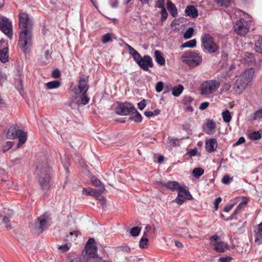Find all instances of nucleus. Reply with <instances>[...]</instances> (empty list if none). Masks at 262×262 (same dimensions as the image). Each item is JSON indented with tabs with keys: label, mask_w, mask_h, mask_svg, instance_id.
I'll use <instances>...</instances> for the list:
<instances>
[{
	"label": "nucleus",
	"mask_w": 262,
	"mask_h": 262,
	"mask_svg": "<svg viewBox=\"0 0 262 262\" xmlns=\"http://www.w3.org/2000/svg\"><path fill=\"white\" fill-rule=\"evenodd\" d=\"M39 184L43 191H47L51 186V170L47 161L44 160L36 166Z\"/></svg>",
	"instance_id": "obj_1"
},
{
	"label": "nucleus",
	"mask_w": 262,
	"mask_h": 262,
	"mask_svg": "<svg viewBox=\"0 0 262 262\" xmlns=\"http://www.w3.org/2000/svg\"><path fill=\"white\" fill-rule=\"evenodd\" d=\"M254 73V69L250 68L245 71L237 77L233 85V89L236 93L240 94L246 89L253 79Z\"/></svg>",
	"instance_id": "obj_2"
},
{
	"label": "nucleus",
	"mask_w": 262,
	"mask_h": 262,
	"mask_svg": "<svg viewBox=\"0 0 262 262\" xmlns=\"http://www.w3.org/2000/svg\"><path fill=\"white\" fill-rule=\"evenodd\" d=\"M33 44V30H20L18 46L24 52H29Z\"/></svg>",
	"instance_id": "obj_3"
},
{
	"label": "nucleus",
	"mask_w": 262,
	"mask_h": 262,
	"mask_svg": "<svg viewBox=\"0 0 262 262\" xmlns=\"http://www.w3.org/2000/svg\"><path fill=\"white\" fill-rule=\"evenodd\" d=\"M181 60L190 67L194 68L202 63V58L196 52L187 51L182 54Z\"/></svg>",
	"instance_id": "obj_4"
},
{
	"label": "nucleus",
	"mask_w": 262,
	"mask_h": 262,
	"mask_svg": "<svg viewBox=\"0 0 262 262\" xmlns=\"http://www.w3.org/2000/svg\"><path fill=\"white\" fill-rule=\"evenodd\" d=\"M202 46L204 50L209 53H216L219 50V45L214 38L209 34H204L202 37Z\"/></svg>",
	"instance_id": "obj_5"
},
{
	"label": "nucleus",
	"mask_w": 262,
	"mask_h": 262,
	"mask_svg": "<svg viewBox=\"0 0 262 262\" xmlns=\"http://www.w3.org/2000/svg\"><path fill=\"white\" fill-rule=\"evenodd\" d=\"M220 86V83L215 80H207L201 85V94L210 95L214 93Z\"/></svg>",
	"instance_id": "obj_6"
},
{
	"label": "nucleus",
	"mask_w": 262,
	"mask_h": 262,
	"mask_svg": "<svg viewBox=\"0 0 262 262\" xmlns=\"http://www.w3.org/2000/svg\"><path fill=\"white\" fill-rule=\"evenodd\" d=\"M18 16V26L20 30H33V23L27 13L20 12Z\"/></svg>",
	"instance_id": "obj_7"
},
{
	"label": "nucleus",
	"mask_w": 262,
	"mask_h": 262,
	"mask_svg": "<svg viewBox=\"0 0 262 262\" xmlns=\"http://www.w3.org/2000/svg\"><path fill=\"white\" fill-rule=\"evenodd\" d=\"M177 190L178 191V196L173 202H175L178 205H181L183 204L186 200L192 199V196L187 186L184 185L180 186Z\"/></svg>",
	"instance_id": "obj_8"
},
{
	"label": "nucleus",
	"mask_w": 262,
	"mask_h": 262,
	"mask_svg": "<svg viewBox=\"0 0 262 262\" xmlns=\"http://www.w3.org/2000/svg\"><path fill=\"white\" fill-rule=\"evenodd\" d=\"M250 23L251 20L250 19L248 20L244 18L239 19L234 25L235 31L239 35H245L249 32Z\"/></svg>",
	"instance_id": "obj_9"
},
{
	"label": "nucleus",
	"mask_w": 262,
	"mask_h": 262,
	"mask_svg": "<svg viewBox=\"0 0 262 262\" xmlns=\"http://www.w3.org/2000/svg\"><path fill=\"white\" fill-rule=\"evenodd\" d=\"M48 217L42 215L37 218L34 224L33 230L34 232L40 234L48 227Z\"/></svg>",
	"instance_id": "obj_10"
},
{
	"label": "nucleus",
	"mask_w": 262,
	"mask_h": 262,
	"mask_svg": "<svg viewBox=\"0 0 262 262\" xmlns=\"http://www.w3.org/2000/svg\"><path fill=\"white\" fill-rule=\"evenodd\" d=\"M136 111V108L130 103H119L115 109V113L119 115H129L130 112Z\"/></svg>",
	"instance_id": "obj_11"
},
{
	"label": "nucleus",
	"mask_w": 262,
	"mask_h": 262,
	"mask_svg": "<svg viewBox=\"0 0 262 262\" xmlns=\"http://www.w3.org/2000/svg\"><path fill=\"white\" fill-rule=\"evenodd\" d=\"M0 30L9 38L10 39L12 38L13 31L12 23L6 17H0Z\"/></svg>",
	"instance_id": "obj_12"
},
{
	"label": "nucleus",
	"mask_w": 262,
	"mask_h": 262,
	"mask_svg": "<svg viewBox=\"0 0 262 262\" xmlns=\"http://www.w3.org/2000/svg\"><path fill=\"white\" fill-rule=\"evenodd\" d=\"M6 136L8 139L18 140L19 142L16 146L17 148L24 144L27 139V132H7Z\"/></svg>",
	"instance_id": "obj_13"
},
{
	"label": "nucleus",
	"mask_w": 262,
	"mask_h": 262,
	"mask_svg": "<svg viewBox=\"0 0 262 262\" xmlns=\"http://www.w3.org/2000/svg\"><path fill=\"white\" fill-rule=\"evenodd\" d=\"M72 101L77 104L81 102L82 104L85 105L89 101V98L86 94L78 93L76 89H73L71 94Z\"/></svg>",
	"instance_id": "obj_14"
},
{
	"label": "nucleus",
	"mask_w": 262,
	"mask_h": 262,
	"mask_svg": "<svg viewBox=\"0 0 262 262\" xmlns=\"http://www.w3.org/2000/svg\"><path fill=\"white\" fill-rule=\"evenodd\" d=\"M86 254L90 257L95 258L97 257V248L95 245V240L90 238L85 245Z\"/></svg>",
	"instance_id": "obj_15"
},
{
	"label": "nucleus",
	"mask_w": 262,
	"mask_h": 262,
	"mask_svg": "<svg viewBox=\"0 0 262 262\" xmlns=\"http://www.w3.org/2000/svg\"><path fill=\"white\" fill-rule=\"evenodd\" d=\"M88 82V77L81 76L78 80V88L75 87L74 89H76L78 93L86 94L89 88Z\"/></svg>",
	"instance_id": "obj_16"
},
{
	"label": "nucleus",
	"mask_w": 262,
	"mask_h": 262,
	"mask_svg": "<svg viewBox=\"0 0 262 262\" xmlns=\"http://www.w3.org/2000/svg\"><path fill=\"white\" fill-rule=\"evenodd\" d=\"M137 64L145 71H148V68H152L154 66L152 58L148 55H144Z\"/></svg>",
	"instance_id": "obj_17"
},
{
	"label": "nucleus",
	"mask_w": 262,
	"mask_h": 262,
	"mask_svg": "<svg viewBox=\"0 0 262 262\" xmlns=\"http://www.w3.org/2000/svg\"><path fill=\"white\" fill-rule=\"evenodd\" d=\"M8 44L4 40L0 42V60L3 63L8 61Z\"/></svg>",
	"instance_id": "obj_18"
},
{
	"label": "nucleus",
	"mask_w": 262,
	"mask_h": 262,
	"mask_svg": "<svg viewBox=\"0 0 262 262\" xmlns=\"http://www.w3.org/2000/svg\"><path fill=\"white\" fill-rule=\"evenodd\" d=\"M217 142L215 139H210L206 142V149L209 152L215 151L217 148Z\"/></svg>",
	"instance_id": "obj_19"
},
{
	"label": "nucleus",
	"mask_w": 262,
	"mask_h": 262,
	"mask_svg": "<svg viewBox=\"0 0 262 262\" xmlns=\"http://www.w3.org/2000/svg\"><path fill=\"white\" fill-rule=\"evenodd\" d=\"M160 184L163 187L167 189H170L171 191L177 190L180 186L178 182L176 181H168L166 183L160 182Z\"/></svg>",
	"instance_id": "obj_20"
},
{
	"label": "nucleus",
	"mask_w": 262,
	"mask_h": 262,
	"mask_svg": "<svg viewBox=\"0 0 262 262\" xmlns=\"http://www.w3.org/2000/svg\"><path fill=\"white\" fill-rule=\"evenodd\" d=\"M229 248V245L223 241L217 242L214 245V249L218 252H224Z\"/></svg>",
	"instance_id": "obj_21"
},
{
	"label": "nucleus",
	"mask_w": 262,
	"mask_h": 262,
	"mask_svg": "<svg viewBox=\"0 0 262 262\" xmlns=\"http://www.w3.org/2000/svg\"><path fill=\"white\" fill-rule=\"evenodd\" d=\"M127 48L129 51V54L132 55L134 60L138 63L141 60V56L130 45H127Z\"/></svg>",
	"instance_id": "obj_22"
},
{
	"label": "nucleus",
	"mask_w": 262,
	"mask_h": 262,
	"mask_svg": "<svg viewBox=\"0 0 262 262\" xmlns=\"http://www.w3.org/2000/svg\"><path fill=\"white\" fill-rule=\"evenodd\" d=\"M185 12L187 16L192 17H196L198 15V11L193 6H189L186 7Z\"/></svg>",
	"instance_id": "obj_23"
},
{
	"label": "nucleus",
	"mask_w": 262,
	"mask_h": 262,
	"mask_svg": "<svg viewBox=\"0 0 262 262\" xmlns=\"http://www.w3.org/2000/svg\"><path fill=\"white\" fill-rule=\"evenodd\" d=\"M154 55L156 62L160 66H163L165 63V58L162 56L161 52L159 50H155Z\"/></svg>",
	"instance_id": "obj_24"
},
{
	"label": "nucleus",
	"mask_w": 262,
	"mask_h": 262,
	"mask_svg": "<svg viewBox=\"0 0 262 262\" xmlns=\"http://www.w3.org/2000/svg\"><path fill=\"white\" fill-rule=\"evenodd\" d=\"M167 7L168 11L173 17H175L177 15V9L171 1H167Z\"/></svg>",
	"instance_id": "obj_25"
},
{
	"label": "nucleus",
	"mask_w": 262,
	"mask_h": 262,
	"mask_svg": "<svg viewBox=\"0 0 262 262\" xmlns=\"http://www.w3.org/2000/svg\"><path fill=\"white\" fill-rule=\"evenodd\" d=\"M129 115L130 116L129 118L135 122H139L142 121V117L136 109V111L130 112V114Z\"/></svg>",
	"instance_id": "obj_26"
},
{
	"label": "nucleus",
	"mask_w": 262,
	"mask_h": 262,
	"mask_svg": "<svg viewBox=\"0 0 262 262\" xmlns=\"http://www.w3.org/2000/svg\"><path fill=\"white\" fill-rule=\"evenodd\" d=\"M182 139L180 140L178 139H174L168 137L166 141V145L169 147H172L179 145L180 141H181Z\"/></svg>",
	"instance_id": "obj_27"
},
{
	"label": "nucleus",
	"mask_w": 262,
	"mask_h": 262,
	"mask_svg": "<svg viewBox=\"0 0 262 262\" xmlns=\"http://www.w3.org/2000/svg\"><path fill=\"white\" fill-rule=\"evenodd\" d=\"M262 241V222L257 225L255 233V242Z\"/></svg>",
	"instance_id": "obj_28"
},
{
	"label": "nucleus",
	"mask_w": 262,
	"mask_h": 262,
	"mask_svg": "<svg viewBox=\"0 0 262 262\" xmlns=\"http://www.w3.org/2000/svg\"><path fill=\"white\" fill-rule=\"evenodd\" d=\"M260 119H262V108L254 112L249 117V120L251 121Z\"/></svg>",
	"instance_id": "obj_29"
},
{
	"label": "nucleus",
	"mask_w": 262,
	"mask_h": 262,
	"mask_svg": "<svg viewBox=\"0 0 262 262\" xmlns=\"http://www.w3.org/2000/svg\"><path fill=\"white\" fill-rule=\"evenodd\" d=\"M45 85L48 89L51 90L59 87L60 83L57 80H54L46 83Z\"/></svg>",
	"instance_id": "obj_30"
},
{
	"label": "nucleus",
	"mask_w": 262,
	"mask_h": 262,
	"mask_svg": "<svg viewBox=\"0 0 262 262\" xmlns=\"http://www.w3.org/2000/svg\"><path fill=\"white\" fill-rule=\"evenodd\" d=\"M183 90V86L182 85H179L178 86H175L172 89V94L175 97H178L182 93Z\"/></svg>",
	"instance_id": "obj_31"
},
{
	"label": "nucleus",
	"mask_w": 262,
	"mask_h": 262,
	"mask_svg": "<svg viewBox=\"0 0 262 262\" xmlns=\"http://www.w3.org/2000/svg\"><path fill=\"white\" fill-rule=\"evenodd\" d=\"M222 117L224 122L228 123L231 120V115L228 110H226L222 112Z\"/></svg>",
	"instance_id": "obj_32"
},
{
	"label": "nucleus",
	"mask_w": 262,
	"mask_h": 262,
	"mask_svg": "<svg viewBox=\"0 0 262 262\" xmlns=\"http://www.w3.org/2000/svg\"><path fill=\"white\" fill-rule=\"evenodd\" d=\"M204 172V170L202 168H195L193 169L192 171L193 176L196 178H200Z\"/></svg>",
	"instance_id": "obj_33"
},
{
	"label": "nucleus",
	"mask_w": 262,
	"mask_h": 262,
	"mask_svg": "<svg viewBox=\"0 0 262 262\" xmlns=\"http://www.w3.org/2000/svg\"><path fill=\"white\" fill-rule=\"evenodd\" d=\"M262 136L260 132H251L248 134V137L251 140H257L261 138Z\"/></svg>",
	"instance_id": "obj_34"
},
{
	"label": "nucleus",
	"mask_w": 262,
	"mask_h": 262,
	"mask_svg": "<svg viewBox=\"0 0 262 262\" xmlns=\"http://www.w3.org/2000/svg\"><path fill=\"white\" fill-rule=\"evenodd\" d=\"M206 126L207 129L213 130L216 128V123L211 119H208L206 122Z\"/></svg>",
	"instance_id": "obj_35"
},
{
	"label": "nucleus",
	"mask_w": 262,
	"mask_h": 262,
	"mask_svg": "<svg viewBox=\"0 0 262 262\" xmlns=\"http://www.w3.org/2000/svg\"><path fill=\"white\" fill-rule=\"evenodd\" d=\"M196 46L195 39H192L182 44V48H193Z\"/></svg>",
	"instance_id": "obj_36"
},
{
	"label": "nucleus",
	"mask_w": 262,
	"mask_h": 262,
	"mask_svg": "<svg viewBox=\"0 0 262 262\" xmlns=\"http://www.w3.org/2000/svg\"><path fill=\"white\" fill-rule=\"evenodd\" d=\"M105 190V189L104 186H102V188H99L98 190H93L92 196H94L97 199L102 193L104 192Z\"/></svg>",
	"instance_id": "obj_37"
},
{
	"label": "nucleus",
	"mask_w": 262,
	"mask_h": 262,
	"mask_svg": "<svg viewBox=\"0 0 262 262\" xmlns=\"http://www.w3.org/2000/svg\"><path fill=\"white\" fill-rule=\"evenodd\" d=\"M215 2L220 6L228 7L230 4L231 0H215Z\"/></svg>",
	"instance_id": "obj_38"
},
{
	"label": "nucleus",
	"mask_w": 262,
	"mask_h": 262,
	"mask_svg": "<svg viewBox=\"0 0 262 262\" xmlns=\"http://www.w3.org/2000/svg\"><path fill=\"white\" fill-rule=\"evenodd\" d=\"M91 182L93 185L96 187H99V188H102V186H104L101 181L94 177L92 178Z\"/></svg>",
	"instance_id": "obj_39"
},
{
	"label": "nucleus",
	"mask_w": 262,
	"mask_h": 262,
	"mask_svg": "<svg viewBox=\"0 0 262 262\" xmlns=\"http://www.w3.org/2000/svg\"><path fill=\"white\" fill-rule=\"evenodd\" d=\"M242 207H243V204L239 203L238 205V206L236 207L235 211H234V212L232 213V214L230 217H229L228 219H227L226 220L227 221L231 220L232 219H234V216L236 215L240 211V210H241Z\"/></svg>",
	"instance_id": "obj_40"
},
{
	"label": "nucleus",
	"mask_w": 262,
	"mask_h": 262,
	"mask_svg": "<svg viewBox=\"0 0 262 262\" xmlns=\"http://www.w3.org/2000/svg\"><path fill=\"white\" fill-rule=\"evenodd\" d=\"M242 207H243V204L239 203L238 205V206L236 207L235 211H234V212L232 213V214L230 217H229L228 219H227L226 220L227 221L231 220L232 219H234V216L236 215L240 211V210H241Z\"/></svg>",
	"instance_id": "obj_41"
},
{
	"label": "nucleus",
	"mask_w": 262,
	"mask_h": 262,
	"mask_svg": "<svg viewBox=\"0 0 262 262\" xmlns=\"http://www.w3.org/2000/svg\"><path fill=\"white\" fill-rule=\"evenodd\" d=\"M141 231L140 228L138 227H135L132 228L130 230V234L133 236H137L139 235Z\"/></svg>",
	"instance_id": "obj_42"
},
{
	"label": "nucleus",
	"mask_w": 262,
	"mask_h": 262,
	"mask_svg": "<svg viewBox=\"0 0 262 262\" xmlns=\"http://www.w3.org/2000/svg\"><path fill=\"white\" fill-rule=\"evenodd\" d=\"M145 234H144V236H143L140 241L139 242V246L141 248H145L147 245L148 239L147 237L144 236Z\"/></svg>",
	"instance_id": "obj_43"
},
{
	"label": "nucleus",
	"mask_w": 262,
	"mask_h": 262,
	"mask_svg": "<svg viewBox=\"0 0 262 262\" xmlns=\"http://www.w3.org/2000/svg\"><path fill=\"white\" fill-rule=\"evenodd\" d=\"M194 30L192 28H189L185 32L184 34V37L185 39H188L192 37Z\"/></svg>",
	"instance_id": "obj_44"
},
{
	"label": "nucleus",
	"mask_w": 262,
	"mask_h": 262,
	"mask_svg": "<svg viewBox=\"0 0 262 262\" xmlns=\"http://www.w3.org/2000/svg\"><path fill=\"white\" fill-rule=\"evenodd\" d=\"M255 50L257 52L262 53V39H259L256 41Z\"/></svg>",
	"instance_id": "obj_45"
},
{
	"label": "nucleus",
	"mask_w": 262,
	"mask_h": 262,
	"mask_svg": "<svg viewBox=\"0 0 262 262\" xmlns=\"http://www.w3.org/2000/svg\"><path fill=\"white\" fill-rule=\"evenodd\" d=\"M13 142L11 141L7 142L5 144L3 145L2 150L3 152H6L8 149H10L13 145Z\"/></svg>",
	"instance_id": "obj_46"
},
{
	"label": "nucleus",
	"mask_w": 262,
	"mask_h": 262,
	"mask_svg": "<svg viewBox=\"0 0 262 262\" xmlns=\"http://www.w3.org/2000/svg\"><path fill=\"white\" fill-rule=\"evenodd\" d=\"M102 40L103 43H106L110 41H111L112 37L110 33H106L102 36Z\"/></svg>",
	"instance_id": "obj_47"
},
{
	"label": "nucleus",
	"mask_w": 262,
	"mask_h": 262,
	"mask_svg": "<svg viewBox=\"0 0 262 262\" xmlns=\"http://www.w3.org/2000/svg\"><path fill=\"white\" fill-rule=\"evenodd\" d=\"M24 128L21 126H18L16 124L11 125L8 129V131H23Z\"/></svg>",
	"instance_id": "obj_48"
},
{
	"label": "nucleus",
	"mask_w": 262,
	"mask_h": 262,
	"mask_svg": "<svg viewBox=\"0 0 262 262\" xmlns=\"http://www.w3.org/2000/svg\"><path fill=\"white\" fill-rule=\"evenodd\" d=\"M164 83L162 81L158 82L156 84V91L158 93L161 92L163 89Z\"/></svg>",
	"instance_id": "obj_49"
},
{
	"label": "nucleus",
	"mask_w": 262,
	"mask_h": 262,
	"mask_svg": "<svg viewBox=\"0 0 262 262\" xmlns=\"http://www.w3.org/2000/svg\"><path fill=\"white\" fill-rule=\"evenodd\" d=\"M232 180V178H230L228 175L224 176L222 179V182L224 184H228Z\"/></svg>",
	"instance_id": "obj_50"
},
{
	"label": "nucleus",
	"mask_w": 262,
	"mask_h": 262,
	"mask_svg": "<svg viewBox=\"0 0 262 262\" xmlns=\"http://www.w3.org/2000/svg\"><path fill=\"white\" fill-rule=\"evenodd\" d=\"M160 13L161 15V21H164L167 18L168 16V13L165 8H163V9L161 10Z\"/></svg>",
	"instance_id": "obj_51"
},
{
	"label": "nucleus",
	"mask_w": 262,
	"mask_h": 262,
	"mask_svg": "<svg viewBox=\"0 0 262 262\" xmlns=\"http://www.w3.org/2000/svg\"><path fill=\"white\" fill-rule=\"evenodd\" d=\"M164 2L165 0H158L156 3L155 6L156 7L161 8L162 10L163 8H165L164 6Z\"/></svg>",
	"instance_id": "obj_52"
},
{
	"label": "nucleus",
	"mask_w": 262,
	"mask_h": 262,
	"mask_svg": "<svg viewBox=\"0 0 262 262\" xmlns=\"http://www.w3.org/2000/svg\"><path fill=\"white\" fill-rule=\"evenodd\" d=\"M232 258L230 256H227L226 257H222L219 258V262H231Z\"/></svg>",
	"instance_id": "obj_53"
},
{
	"label": "nucleus",
	"mask_w": 262,
	"mask_h": 262,
	"mask_svg": "<svg viewBox=\"0 0 262 262\" xmlns=\"http://www.w3.org/2000/svg\"><path fill=\"white\" fill-rule=\"evenodd\" d=\"M69 262H82L80 256H71L69 258Z\"/></svg>",
	"instance_id": "obj_54"
},
{
	"label": "nucleus",
	"mask_w": 262,
	"mask_h": 262,
	"mask_svg": "<svg viewBox=\"0 0 262 262\" xmlns=\"http://www.w3.org/2000/svg\"><path fill=\"white\" fill-rule=\"evenodd\" d=\"M230 87L231 84L229 83H224L221 89V91L223 93L227 92L230 89Z\"/></svg>",
	"instance_id": "obj_55"
},
{
	"label": "nucleus",
	"mask_w": 262,
	"mask_h": 262,
	"mask_svg": "<svg viewBox=\"0 0 262 262\" xmlns=\"http://www.w3.org/2000/svg\"><path fill=\"white\" fill-rule=\"evenodd\" d=\"M197 152H198L197 149L196 148H194L193 149H190V150H189L187 152V154L189 155L190 157H192L196 156Z\"/></svg>",
	"instance_id": "obj_56"
},
{
	"label": "nucleus",
	"mask_w": 262,
	"mask_h": 262,
	"mask_svg": "<svg viewBox=\"0 0 262 262\" xmlns=\"http://www.w3.org/2000/svg\"><path fill=\"white\" fill-rule=\"evenodd\" d=\"M146 106V100H143L141 101H140L138 104V107L139 110H143Z\"/></svg>",
	"instance_id": "obj_57"
},
{
	"label": "nucleus",
	"mask_w": 262,
	"mask_h": 262,
	"mask_svg": "<svg viewBox=\"0 0 262 262\" xmlns=\"http://www.w3.org/2000/svg\"><path fill=\"white\" fill-rule=\"evenodd\" d=\"M9 217H10L8 216H4L3 219V222L6 225L7 227L11 228L10 225L9 224L10 221Z\"/></svg>",
	"instance_id": "obj_58"
},
{
	"label": "nucleus",
	"mask_w": 262,
	"mask_h": 262,
	"mask_svg": "<svg viewBox=\"0 0 262 262\" xmlns=\"http://www.w3.org/2000/svg\"><path fill=\"white\" fill-rule=\"evenodd\" d=\"M245 141V138L243 137H240L238 140L233 144V146H237L240 145Z\"/></svg>",
	"instance_id": "obj_59"
},
{
	"label": "nucleus",
	"mask_w": 262,
	"mask_h": 262,
	"mask_svg": "<svg viewBox=\"0 0 262 262\" xmlns=\"http://www.w3.org/2000/svg\"><path fill=\"white\" fill-rule=\"evenodd\" d=\"M58 248L59 249L62 250L63 252H67L70 249V247L67 244L59 246Z\"/></svg>",
	"instance_id": "obj_60"
},
{
	"label": "nucleus",
	"mask_w": 262,
	"mask_h": 262,
	"mask_svg": "<svg viewBox=\"0 0 262 262\" xmlns=\"http://www.w3.org/2000/svg\"><path fill=\"white\" fill-rule=\"evenodd\" d=\"M221 201H222V199L220 197H219V198H216L215 200V202H214V208H215V210H217V209H218V205L221 202Z\"/></svg>",
	"instance_id": "obj_61"
},
{
	"label": "nucleus",
	"mask_w": 262,
	"mask_h": 262,
	"mask_svg": "<svg viewBox=\"0 0 262 262\" xmlns=\"http://www.w3.org/2000/svg\"><path fill=\"white\" fill-rule=\"evenodd\" d=\"M60 72L57 69L54 70L52 72V76L54 78H58L60 76Z\"/></svg>",
	"instance_id": "obj_62"
},
{
	"label": "nucleus",
	"mask_w": 262,
	"mask_h": 262,
	"mask_svg": "<svg viewBox=\"0 0 262 262\" xmlns=\"http://www.w3.org/2000/svg\"><path fill=\"white\" fill-rule=\"evenodd\" d=\"M209 105V103L207 102H204L202 103L199 106V108L201 110H204L206 109Z\"/></svg>",
	"instance_id": "obj_63"
},
{
	"label": "nucleus",
	"mask_w": 262,
	"mask_h": 262,
	"mask_svg": "<svg viewBox=\"0 0 262 262\" xmlns=\"http://www.w3.org/2000/svg\"><path fill=\"white\" fill-rule=\"evenodd\" d=\"M97 200L99 201L101 205L103 206L105 204L106 201L103 196L100 195L99 198H97Z\"/></svg>",
	"instance_id": "obj_64"
}]
</instances>
